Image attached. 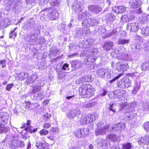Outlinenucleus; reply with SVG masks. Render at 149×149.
<instances>
[{
	"instance_id": "obj_1",
	"label": "nucleus",
	"mask_w": 149,
	"mask_h": 149,
	"mask_svg": "<svg viewBox=\"0 0 149 149\" xmlns=\"http://www.w3.org/2000/svg\"><path fill=\"white\" fill-rule=\"evenodd\" d=\"M131 81L129 78L123 77L117 82V85L120 88H127L131 85Z\"/></svg>"
},
{
	"instance_id": "obj_2",
	"label": "nucleus",
	"mask_w": 149,
	"mask_h": 149,
	"mask_svg": "<svg viewBox=\"0 0 149 149\" xmlns=\"http://www.w3.org/2000/svg\"><path fill=\"white\" fill-rule=\"evenodd\" d=\"M94 88L90 84H82L79 89V93H92L94 91Z\"/></svg>"
},
{
	"instance_id": "obj_3",
	"label": "nucleus",
	"mask_w": 149,
	"mask_h": 149,
	"mask_svg": "<svg viewBox=\"0 0 149 149\" xmlns=\"http://www.w3.org/2000/svg\"><path fill=\"white\" fill-rule=\"evenodd\" d=\"M1 118L2 119V123H0V134L4 132L6 133L9 130L8 127L5 126V125L7 123L8 117L3 116L1 117Z\"/></svg>"
},
{
	"instance_id": "obj_4",
	"label": "nucleus",
	"mask_w": 149,
	"mask_h": 149,
	"mask_svg": "<svg viewBox=\"0 0 149 149\" xmlns=\"http://www.w3.org/2000/svg\"><path fill=\"white\" fill-rule=\"evenodd\" d=\"M129 66L127 63H124L121 62H118L116 63V68L118 71H122V72L127 70L129 68Z\"/></svg>"
},
{
	"instance_id": "obj_5",
	"label": "nucleus",
	"mask_w": 149,
	"mask_h": 149,
	"mask_svg": "<svg viewBox=\"0 0 149 149\" xmlns=\"http://www.w3.org/2000/svg\"><path fill=\"white\" fill-rule=\"evenodd\" d=\"M127 28L131 32H135L137 31L139 29V26L137 22H134L128 24Z\"/></svg>"
},
{
	"instance_id": "obj_6",
	"label": "nucleus",
	"mask_w": 149,
	"mask_h": 149,
	"mask_svg": "<svg viewBox=\"0 0 149 149\" xmlns=\"http://www.w3.org/2000/svg\"><path fill=\"white\" fill-rule=\"evenodd\" d=\"M138 143L141 146L149 145V136L145 134L144 136L141 137L138 141Z\"/></svg>"
},
{
	"instance_id": "obj_7",
	"label": "nucleus",
	"mask_w": 149,
	"mask_h": 149,
	"mask_svg": "<svg viewBox=\"0 0 149 149\" xmlns=\"http://www.w3.org/2000/svg\"><path fill=\"white\" fill-rule=\"evenodd\" d=\"M126 8L123 6H117L114 7L112 9L113 11L116 14H122L124 12Z\"/></svg>"
},
{
	"instance_id": "obj_8",
	"label": "nucleus",
	"mask_w": 149,
	"mask_h": 149,
	"mask_svg": "<svg viewBox=\"0 0 149 149\" xmlns=\"http://www.w3.org/2000/svg\"><path fill=\"white\" fill-rule=\"evenodd\" d=\"M88 9L90 11L96 13H98L102 10L101 8L97 5H90L88 6Z\"/></svg>"
},
{
	"instance_id": "obj_9",
	"label": "nucleus",
	"mask_w": 149,
	"mask_h": 149,
	"mask_svg": "<svg viewBox=\"0 0 149 149\" xmlns=\"http://www.w3.org/2000/svg\"><path fill=\"white\" fill-rule=\"evenodd\" d=\"M113 43L111 41H106L104 43L102 47L104 50L109 51L113 49Z\"/></svg>"
},
{
	"instance_id": "obj_10",
	"label": "nucleus",
	"mask_w": 149,
	"mask_h": 149,
	"mask_svg": "<svg viewBox=\"0 0 149 149\" xmlns=\"http://www.w3.org/2000/svg\"><path fill=\"white\" fill-rule=\"evenodd\" d=\"M75 136L77 138H81L84 137L85 135L83 129H79L74 131Z\"/></svg>"
},
{
	"instance_id": "obj_11",
	"label": "nucleus",
	"mask_w": 149,
	"mask_h": 149,
	"mask_svg": "<svg viewBox=\"0 0 149 149\" xmlns=\"http://www.w3.org/2000/svg\"><path fill=\"white\" fill-rule=\"evenodd\" d=\"M91 120V118L89 116H83L81 117L80 122L82 125H86L87 123H89Z\"/></svg>"
},
{
	"instance_id": "obj_12",
	"label": "nucleus",
	"mask_w": 149,
	"mask_h": 149,
	"mask_svg": "<svg viewBox=\"0 0 149 149\" xmlns=\"http://www.w3.org/2000/svg\"><path fill=\"white\" fill-rule=\"evenodd\" d=\"M141 70L143 71L149 70V60L143 62L141 65Z\"/></svg>"
},
{
	"instance_id": "obj_13",
	"label": "nucleus",
	"mask_w": 149,
	"mask_h": 149,
	"mask_svg": "<svg viewBox=\"0 0 149 149\" xmlns=\"http://www.w3.org/2000/svg\"><path fill=\"white\" fill-rule=\"evenodd\" d=\"M141 33L144 36H149V27H144L141 29Z\"/></svg>"
},
{
	"instance_id": "obj_14",
	"label": "nucleus",
	"mask_w": 149,
	"mask_h": 149,
	"mask_svg": "<svg viewBox=\"0 0 149 149\" xmlns=\"http://www.w3.org/2000/svg\"><path fill=\"white\" fill-rule=\"evenodd\" d=\"M35 146L38 149H45L46 145L45 143L41 141H38L36 142Z\"/></svg>"
},
{
	"instance_id": "obj_15",
	"label": "nucleus",
	"mask_w": 149,
	"mask_h": 149,
	"mask_svg": "<svg viewBox=\"0 0 149 149\" xmlns=\"http://www.w3.org/2000/svg\"><path fill=\"white\" fill-rule=\"evenodd\" d=\"M51 117V114L48 113H47L43 115L42 118L44 121L47 122L49 120H50V118Z\"/></svg>"
},
{
	"instance_id": "obj_16",
	"label": "nucleus",
	"mask_w": 149,
	"mask_h": 149,
	"mask_svg": "<svg viewBox=\"0 0 149 149\" xmlns=\"http://www.w3.org/2000/svg\"><path fill=\"white\" fill-rule=\"evenodd\" d=\"M17 78L19 80H23L25 78V73L22 72L18 74L17 75Z\"/></svg>"
},
{
	"instance_id": "obj_17",
	"label": "nucleus",
	"mask_w": 149,
	"mask_h": 149,
	"mask_svg": "<svg viewBox=\"0 0 149 149\" xmlns=\"http://www.w3.org/2000/svg\"><path fill=\"white\" fill-rule=\"evenodd\" d=\"M17 28L15 27L13 30L11 31L9 34V38H15L17 36V33L15 32V31L17 29Z\"/></svg>"
},
{
	"instance_id": "obj_18",
	"label": "nucleus",
	"mask_w": 149,
	"mask_h": 149,
	"mask_svg": "<svg viewBox=\"0 0 149 149\" xmlns=\"http://www.w3.org/2000/svg\"><path fill=\"white\" fill-rule=\"evenodd\" d=\"M130 41L129 39H120L118 40V43L119 44L124 45L128 44Z\"/></svg>"
},
{
	"instance_id": "obj_19",
	"label": "nucleus",
	"mask_w": 149,
	"mask_h": 149,
	"mask_svg": "<svg viewBox=\"0 0 149 149\" xmlns=\"http://www.w3.org/2000/svg\"><path fill=\"white\" fill-rule=\"evenodd\" d=\"M79 81H84L85 82H90L91 81V78L90 77L85 76L84 77L79 79Z\"/></svg>"
},
{
	"instance_id": "obj_20",
	"label": "nucleus",
	"mask_w": 149,
	"mask_h": 149,
	"mask_svg": "<svg viewBox=\"0 0 149 149\" xmlns=\"http://www.w3.org/2000/svg\"><path fill=\"white\" fill-rule=\"evenodd\" d=\"M127 15H125L122 16L121 17V20L123 22H127L130 21Z\"/></svg>"
},
{
	"instance_id": "obj_21",
	"label": "nucleus",
	"mask_w": 149,
	"mask_h": 149,
	"mask_svg": "<svg viewBox=\"0 0 149 149\" xmlns=\"http://www.w3.org/2000/svg\"><path fill=\"white\" fill-rule=\"evenodd\" d=\"M39 133L41 136H45L49 133V131L43 128L39 132Z\"/></svg>"
},
{
	"instance_id": "obj_22",
	"label": "nucleus",
	"mask_w": 149,
	"mask_h": 149,
	"mask_svg": "<svg viewBox=\"0 0 149 149\" xmlns=\"http://www.w3.org/2000/svg\"><path fill=\"white\" fill-rule=\"evenodd\" d=\"M144 130L147 132H149V121L145 122L143 125Z\"/></svg>"
},
{
	"instance_id": "obj_23",
	"label": "nucleus",
	"mask_w": 149,
	"mask_h": 149,
	"mask_svg": "<svg viewBox=\"0 0 149 149\" xmlns=\"http://www.w3.org/2000/svg\"><path fill=\"white\" fill-rule=\"evenodd\" d=\"M123 75V72H121L118 74L117 76H116L113 79H112L109 81V82L110 83H111L115 81L116 80L118 79L121 76Z\"/></svg>"
},
{
	"instance_id": "obj_24",
	"label": "nucleus",
	"mask_w": 149,
	"mask_h": 149,
	"mask_svg": "<svg viewBox=\"0 0 149 149\" xmlns=\"http://www.w3.org/2000/svg\"><path fill=\"white\" fill-rule=\"evenodd\" d=\"M131 147L132 146L129 142L123 144L122 145L123 149H130Z\"/></svg>"
},
{
	"instance_id": "obj_25",
	"label": "nucleus",
	"mask_w": 149,
	"mask_h": 149,
	"mask_svg": "<svg viewBox=\"0 0 149 149\" xmlns=\"http://www.w3.org/2000/svg\"><path fill=\"white\" fill-rule=\"evenodd\" d=\"M107 18L109 20H113L116 19V16L112 13H111L107 15Z\"/></svg>"
},
{
	"instance_id": "obj_26",
	"label": "nucleus",
	"mask_w": 149,
	"mask_h": 149,
	"mask_svg": "<svg viewBox=\"0 0 149 149\" xmlns=\"http://www.w3.org/2000/svg\"><path fill=\"white\" fill-rule=\"evenodd\" d=\"M76 116V113L74 112V111H70L68 114V116L69 118H72Z\"/></svg>"
},
{
	"instance_id": "obj_27",
	"label": "nucleus",
	"mask_w": 149,
	"mask_h": 149,
	"mask_svg": "<svg viewBox=\"0 0 149 149\" xmlns=\"http://www.w3.org/2000/svg\"><path fill=\"white\" fill-rule=\"evenodd\" d=\"M51 123H45L43 124L42 127L44 129H48L51 127Z\"/></svg>"
},
{
	"instance_id": "obj_28",
	"label": "nucleus",
	"mask_w": 149,
	"mask_h": 149,
	"mask_svg": "<svg viewBox=\"0 0 149 149\" xmlns=\"http://www.w3.org/2000/svg\"><path fill=\"white\" fill-rule=\"evenodd\" d=\"M23 104L24 107L26 109H27L30 107L31 103L30 102L27 101L23 103Z\"/></svg>"
},
{
	"instance_id": "obj_29",
	"label": "nucleus",
	"mask_w": 149,
	"mask_h": 149,
	"mask_svg": "<svg viewBox=\"0 0 149 149\" xmlns=\"http://www.w3.org/2000/svg\"><path fill=\"white\" fill-rule=\"evenodd\" d=\"M14 84L13 83L7 84L6 87V90L8 91H10L11 88L13 87Z\"/></svg>"
},
{
	"instance_id": "obj_30",
	"label": "nucleus",
	"mask_w": 149,
	"mask_h": 149,
	"mask_svg": "<svg viewBox=\"0 0 149 149\" xmlns=\"http://www.w3.org/2000/svg\"><path fill=\"white\" fill-rule=\"evenodd\" d=\"M138 3L136 1L131 3V8H136L138 7Z\"/></svg>"
},
{
	"instance_id": "obj_31",
	"label": "nucleus",
	"mask_w": 149,
	"mask_h": 149,
	"mask_svg": "<svg viewBox=\"0 0 149 149\" xmlns=\"http://www.w3.org/2000/svg\"><path fill=\"white\" fill-rule=\"evenodd\" d=\"M107 138L111 141H113L116 138L115 135L113 134H109Z\"/></svg>"
},
{
	"instance_id": "obj_32",
	"label": "nucleus",
	"mask_w": 149,
	"mask_h": 149,
	"mask_svg": "<svg viewBox=\"0 0 149 149\" xmlns=\"http://www.w3.org/2000/svg\"><path fill=\"white\" fill-rule=\"evenodd\" d=\"M98 75L100 77H102L104 76L105 75V73L104 71L102 70H99L98 72Z\"/></svg>"
},
{
	"instance_id": "obj_33",
	"label": "nucleus",
	"mask_w": 149,
	"mask_h": 149,
	"mask_svg": "<svg viewBox=\"0 0 149 149\" xmlns=\"http://www.w3.org/2000/svg\"><path fill=\"white\" fill-rule=\"evenodd\" d=\"M49 102V100L48 99L44 100L42 102V104L43 106H46L47 105Z\"/></svg>"
},
{
	"instance_id": "obj_34",
	"label": "nucleus",
	"mask_w": 149,
	"mask_h": 149,
	"mask_svg": "<svg viewBox=\"0 0 149 149\" xmlns=\"http://www.w3.org/2000/svg\"><path fill=\"white\" fill-rule=\"evenodd\" d=\"M139 88L140 87L138 86H134L132 91V93H135L137 92L139 89Z\"/></svg>"
},
{
	"instance_id": "obj_35",
	"label": "nucleus",
	"mask_w": 149,
	"mask_h": 149,
	"mask_svg": "<svg viewBox=\"0 0 149 149\" xmlns=\"http://www.w3.org/2000/svg\"><path fill=\"white\" fill-rule=\"evenodd\" d=\"M130 21H132L134 19L135 17L134 15L131 13L127 15Z\"/></svg>"
},
{
	"instance_id": "obj_36",
	"label": "nucleus",
	"mask_w": 149,
	"mask_h": 149,
	"mask_svg": "<svg viewBox=\"0 0 149 149\" xmlns=\"http://www.w3.org/2000/svg\"><path fill=\"white\" fill-rule=\"evenodd\" d=\"M6 59H3L1 60L0 61V64L1 65L4 64L5 65L6 62ZM6 65H3L2 66V68H4L5 67Z\"/></svg>"
},
{
	"instance_id": "obj_37",
	"label": "nucleus",
	"mask_w": 149,
	"mask_h": 149,
	"mask_svg": "<svg viewBox=\"0 0 149 149\" xmlns=\"http://www.w3.org/2000/svg\"><path fill=\"white\" fill-rule=\"evenodd\" d=\"M110 107L108 108V109H109L111 111H112L113 113H115L116 112V110L115 109H113L112 108L113 107V104H110Z\"/></svg>"
},
{
	"instance_id": "obj_38",
	"label": "nucleus",
	"mask_w": 149,
	"mask_h": 149,
	"mask_svg": "<svg viewBox=\"0 0 149 149\" xmlns=\"http://www.w3.org/2000/svg\"><path fill=\"white\" fill-rule=\"evenodd\" d=\"M69 67V65L67 63H64L62 68V69L63 70H66V68H68Z\"/></svg>"
},
{
	"instance_id": "obj_39",
	"label": "nucleus",
	"mask_w": 149,
	"mask_h": 149,
	"mask_svg": "<svg viewBox=\"0 0 149 149\" xmlns=\"http://www.w3.org/2000/svg\"><path fill=\"white\" fill-rule=\"evenodd\" d=\"M57 130V128L56 127H52L50 130V132H55Z\"/></svg>"
},
{
	"instance_id": "obj_40",
	"label": "nucleus",
	"mask_w": 149,
	"mask_h": 149,
	"mask_svg": "<svg viewBox=\"0 0 149 149\" xmlns=\"http://www.w3.org/2000/svg\"><path fill=\"white\" fill-rule=\"evenodd\" d=\"M25 130L29 132L30 133H32V130L30 129L29 127H26L25 129Z\"/></svg>"
},
{
	"instance_id": "obj_41",
	"label": "nucleus",
	"mask_w": 149,
	"mask_h": 149,
	"mask_svg": "<svg viewBox=\"0 0 149 149\" xmlns=\"http://www.w3.org/2000/svg\"><path fill=\"white\" fill-rule=\"evenodd\" d=\"M26 123H23L22 124V126L20 128L21 129L25 128V129L26 128Z\"/></svg>"
},
{
	"instance_id": "obj_42",
	"label": "nucleus",
	"mask_w": 149,
	"mask_h": 149,
	"mask_svg": "<svg viewBox=\"0 0 149 149\" xmlns=\"http://www.w3.org/2000/svg\"><path fill=\"white\" fill-rule=\"evenodd\" d=\"M128 104H127V102L124 104L123 103L122 104H121V105H122L121 106L122 108H124V107H125L127 106Z\"/></svg>"
},
{
	"instance_id": "obj_43",
	"label": "nucleus",
	"mask_w": 149,
	"mask_h": 149,
	"mask_svg": "<svg viewBox=\"0 0 149 149\" xmlns=\"http://www.w3.org/2000/svg\"><path fill=\"white\" fill-rule=\"evenodd\" d=\"M33 95L32 96H33L34 97V96L36 97L34 98V99H36L38 96V94H32Z\"/></svg>"
},
{
	"instance_id": "obj_44",
	"label": "nucleus",
	"mask_w": 149,
	"mask_h": 149,
	"mask_svg": "<svg viewBox=\"0 0 149 149\" xmlns=\"http://www.w3.org/2000/svg\"><path fill=\"white\" fill-rule=\"evenodd\" d=\"M26 125L29 126L31 125V121L29 120H28L26 123Z\"/></svg>"
},
{
	"instance_id": "obj_45",
	"label": "nucleus",
	"mask_w": 149,
	"mask_h": 149,
	"mask_svg": "<svg viewBox=\"0 0 149 149\" xmlns=\"http://www.w3.org/2000/svg\"><path fill=\"white\" fill-rule=\"evenodd\" d=\"M89 94H87V93L85 94H84V96H85L84 97H86V98H87V97L88 98H89L90 97H91V96H88V95H89Z\"/></svg>"
},
{
	"instance_id": "obj_46",
	"label": "nucleus",
	"mask_w": 149,
	"mask_h": 149,
	"mask_svg": "<svg viewBox=\"0 0 149 149\" xmlns=\"http://www.w3.org/2000/svg\"><path fill=\"white\" fill-rule=\"evenodd\" d=\"M75 96V95H73L72 96H67L66 97V98H67V99H70V98H72V97H74Z\"/></svg>"
},
{
	"instance_id": "obj_47",
	"label": "nucleus",
	"mask_w": 149,
	"mask_h": 149,
	"mask_svg": "<svg viewBox=\"0 0 149 149\" xmlns=\"http://www.w3.org/2000/svg\"><path fill=\"white\" fill-rule=\"evenodd\" d=\"M93 148V145L92 144H90V145H89V148L90 149H92Z\"/></svg>"
},
{
	"instance_id": "obj_48",
	"label": "nucleus",
	"mask_w": 149,
	"mask_h": 149,
	"mask_svg": "<svg viewBox=\"0 0 149 149\" xmlns=\"http://www.w3.org/2000/svg\"><path fill=\"white\" fill-rule=\"evenodd\" d=\"M31 147V143L29 142L28 143V145H27V149H28L29 148H30Z\"/></svg>"
},
{
	"instance_id": "obj_49",
	"label": "nucleus",
	"mask_w": 149,
	"mask_h": 149,
	"mask_svg": "<svg viewBox=\"0 0 149 149\" xmlns=\"http://www.w3.org/2000/svg\"><path fill=\"white\" fill-rule=\"evenodd\" d=\"M37 130H38L37 128L33 129V130H32V133L33 132H36L37 131Z\"/></svg>"
},
{
	"instance_id": "obj_50",
	"label": "nucleus",
	"mask_w": 149,
	"mask_h": 149,
	"mask_svg": "<svg viewBox=\"0 0 149 149\" xmlns=\"http://www.w3.org/2000/svg\"><path fill=\"white\" fill-rule=\"evenodd\" d=\"M7 83V81H4L2 83V84L3 85H5Z\"/></svg>"
},
{
	"instance_id": "obj_51",
	"label": "nucleus",
	"mask_w": 149,
	"mask_h": 149,
	"mask_svg": "<svg viewBox=\"0 0 149 149\" xmlns=\"http://www.w3.org/2000/svg\"><path fill=\"white\" fill-rule=\"evenodd\" d=\"M111 1L110 0H107V3H108L109 5L111 4Z\"/></svg>"
},
{
	"instance_id": "obj_52",
	"label": "nucleus",
	"mask_w": 149,
	"mask_h": 149,
	"mask_svg": "<svg viewBox=\"0 0 149 149\" xmlns=\"http://www.w3.org/2000/svg\"><path fill=\"white\" fill-rule=\"evenodd\" d=\"M107 91H106V90H103V93H107Z\"/></svg>"
},
{
	"instance_id": "obj_53",
	"label": "nucleus",
	"mask_w": 149,
	"mask_h": 149,
	"mask_svg": "<svg viewBox=\"0 0 149 149\" xmlns=\"http://www.w3.org/2000/svg\"><path fill=\"white\" fill-rule=\"evenodd\" d=\"M36 88L35 87H34L33 88V91H39V89H38L37 90H35V89Z\"/></svg>"
},
{
	"instance_id": "obj_54",
	"label": "nucleus",
	"mask_w": 149,
	"mask_h": 149,
	"mask_svg": "<svg viewBox=\"0 0 149 149\" xmlns=\"http://www.w3.org/2000/svg\"><path fill=\"white\" fill-rule=\"evenodd\" d=\"M91 103H89L88 104V106L89 107L90 106L91 107Z\"/></svg>"
},
{
	"instance_id": "obj_55",
	"label": "nucleus",
	"mask_w": 149,
	"mask_h": 149,
	"mask_svg": "<svg viewBox=\"0 0 149 149\" xmlns=\"http://www.w3.org/2000/svg\"><path fill=\"white\" fill-rule=\"evenodd\" d=\"M53 18H54L53 19L55 20L57 19L58 18V17H53Z\"/></svg>"
},
{
	"instance_id": "obj_56",
	"label": "nucleus",
	"mask_w": 149,
	"mask_h": 149,
	"mask_svg": "<svg viewBox=\"0 0 149 149\" xmlns=\"http://www.w3.org/2000/svg\"><path fill=\"white\" fill-rule=\"evenodd\" d=\"M108 127H104V129H108Z\"/></svg>"
},
{
	"instance_id": "obj_57",
	"label": "nucleus",
	"mask_w": 149,
	"mask_h": 149,
	"mask_svg": "<svg viewBox=\"0 0 149 149\" xmlns=\"http://www.w3.org/2000/svg\"><path fill=\"white\" fill-rule=\"evenodd\" d=\"M3 38V36H0V38Z\"/></svg>"
},
{
	"instance_id": "obj_58",
	"label": "nucleus",
	"mask_w": 149,
	"mask_h": 149,
	"mask_svg": "<svg viewBox=\"0 0 149 149\" xmlns=\"http://www.w3.org/2000/svg\"><path fill=\"white\" fill-rule=\"evenodd\" d=\"M106 94H102V95L103 96L106 95Z\"/></svg>"
},
{
	"instance_id": "obj_59",
	"label": "nucleus",
	"mask_w": 149,
	"mask_h": 149,
	"mask_svg": "<svg viewBox=\"0 0 149 149\" xmlns=\"http://www.w3.org/2000/svg\"><path fill=\"white\" fill-rule=\"evenodd\" d=\"M1 13L0 12V17H1Z\"/></svg>"
},
{
	"instance_id": "obj_60",
	"label": "nucleus",
	"mask_w": 149,
	"mask_h": 149,
	"mask_svg": "<svg viewBox=\"0 0 149 149\" xmlns=\"http://www.w3.org/2000/svg\"><path fill=\"white\" fill-rule=\"evenodd\" d=\"M148 11H149V7H148Z\"/></svg>"
},
{
	"instance_id": "obj_61",
	"label": "nucleus",
	"mask_w": 149,
	"mask_h": 149,
	"mask_svg": "<svg viewBox=\"0 0 149 149\" xmlns=\"http://www.w3.org/2000/svg\"><path fill=\"white\" fill-rule=\"evenodd\" d=\"M112 63H112V64H111V65H112H112H113Z\"/></svg>"
},
{
	"instance_id": "obj_62",
	"label": "nucleus",
	"mask_w": 149,
	"mask_h": 149,
	"mask_svg": "<svg viewBox=\"0 0 149 149\" xmlns=\"http://www.w3.org/2000/svg\"><path fill=\"white\" fill-rule=\"evenodd\" d=\"M97 134V135H99L98 134Z\"/></svg>"
},
{
	"instance_id": "obj_63",
	"label": "nucleus",
	"mask_w": 149,
	"mask_h": 149,
	"mask_svg": "<svg viewBox=\"0 0 149 149\" xmlns=\"http://www.w3.org/2000/svg\"><path fill=\"white\" fill-rule=\"evenodd\" d=\"M48 138H49V137H48Z\"/></svg>"
}]
</instances>
